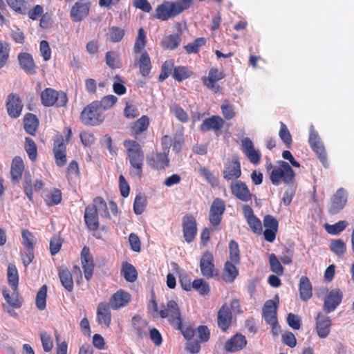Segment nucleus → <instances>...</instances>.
I'll return each mask as SVG.
<instances>
[{
	"label": "nucleus",
	"instance_id": "obj_12",
	"mask_svg": "<svg viewBox=\"0 0 354 354\" xmlns=\"http://www.w3.org/2000/svg\"><path fill=\"white\" fill-rule=\"evenodd\" d=\"M183 232L186 242L189 243L194 240L197 234V224L193 216L186 215L183 218Z\"/></svg>",
	"mask_w": 354,
	"mask_h": 354
},
{
	"label": "nucleus",
	"instance_id": "obj_48",
	"mask_svg": "<svg viewBox=\"0 0 354 354\" xmlns=\"http://www.w3.org/2000/svg\"><path fill=\"white\" fill-rule=\"evenodd\" d=\"M22 244L26 248L34 249L35 243H36V238L28 230H23L21 232Z\"/></svg>",
	"mask_w": 354,
	"mask_h": 354
},
{
	"label": "nucleus",
	"instance_id": "obj_19",
	"mask_svg": "<svg viewBox=\"0 0 354 354\" xmlns=\"http://www.w3.org/2000/svg\"><path fill=\"white\" fill-rule=\"evenodd\" d=\"M90 3L77 1L72 6L70 16L74 22H78L85 19L89 12Z\"/></svg>",
	"mask_w": 354,
	"mask_h": 354
},
{
	"label": "nucleus",
	"instance_id": "obj_32",
	"mask_svg": "<svg viewBox=\"0 0 354 354\" xmlns=\"http://www.w3.org/2000/svg\"><path fill=\"white\" fill-rule=\"evenodd\" d=\"M149 124V118L146 115L142 116L136 121L131 127V132L136 138L148 129Z\"/></svg>",
	"mask_w": 354,
	"mask_h": 354
},
{
	"label": "nucleus",
	"instance_id": "obj_1",
	"mask_svg": "<svg viewBox=\"0 0 354 354\" xmlns=\"http://www.w3.org/2000/svg\"><path fill=\"white\" fill-rule=\"evenodd\" d=\"M124 147L129 160L132 170L130 175L132 178L140 179L142 175V167L144 162V151L140 145L132 140L124 141Z\"/></svg>",
	"mask_w": 354,
	"mask_h": 354
},
{
	"label": "nucleus",
	"instance_id": "obj_50",
	"mask_svg": "<svg viewBox=\"0 0 354 354\" xmlns=\"http://www.w3.org/2000/svg\"><path fill=\"white\" fill-rule=\"evenodd\" d=\"M25 149L29 158L35 161L37 157V147L35 142L30 138H26Z\"/></svg>",
	"mask_w": 354,
	"mask_h": 354
},
{
	"label": "nucleus",
	"instance_id": "obj_4",
	"mask_svg": "<svg viewBox=\"0 0 354 354\" xmlns=\"http://www.w3.org/2000/svg\"><path fill=\"white\" fill-rule=\"evenodd\" d=\"M295 177V174L290 165L284 161H279V167H274L270 174V179L272 184L279 185L282 180L286 184L292 183Z\"/></svg>",
	"mask_w": 354,
	"mask_h": 354
},
{
	"label": "nucleus",
	"instance_id": "obj_13",
	"mask_svg": "<svg viewBox=\"0 0 354 354\" xmlns=\"http://www.w3.org/2000/svg\"><path fill=\"white\" fill-rule=\"evenodd\" d=\"M225 210V205L223 200L216 198L210 207L209 219L213 226H217L221 221L222 215Z\"/></svg>",
	"mask_w": 354,
	"mask_h": 354
},
{
	"label": "nucleus",
	"instance_id": "obj_23",
	"mask_svg": "<svg viewBox=\"0 0 354 354\" xmlns=\"http://www.w3.org/2000/svg\"><path fill=\"white\" fill-rule=\"evenodd\" d=\"M18 60L21 68L26 73L34 75L36 73V65L30 54L28 53H21L18 55Z\"/></svg>",
	"mask_w": 354,
	"mask_h": 354
},
{
	"label": "nucleus",
	"instance_id": "obj_64",
	"mask_svg": "<svg viewBox=\"0 0 354 354\" xmlns=\"http://www.w3.org/2000/svg\"><path fill=\"white\" fill-rule=\"evenodd\" d=\"M252 230L257 234H261L262 232V225L261 221L256 216H254L246 221Z\"/></svg>",
	"mask_w": 354,
	"mask_h": 354
},
{
	"label": "nucleus",
	"instance_id": "obj_39",
	"mask_svg": "<svg viewBox=\"0 0 354 354\" xmlns=\"http://www.w3.org/2000/svg\"><path fill=\"white\" fill-rule=\"evenodd\" d=\"M8 281L15 290H17L19 283L18 271L14 264H9L7 270Z\"/></svg>",
	"mask_w": 354,
	"mask_h": 354
},
{
	"label": "nucleus",
	"instance_id": "obj_46",
	"mask_svg": "<svg viewBox=\"0 0 354 354\" xmlns=\"http://www.w3.org/2000/svg\"><path fill=\"white\" fill-rule=\"evenodd\" d=\"M118 98L115 95H109L104 97L100 102L95 101L98 108L101 110H107L111 108L117 102Z\"/></svg>",
	"mask_w": 354,
	"mask_h": 354
},
{
	"label": "nucleus",
	"instance_id": "obj_5",
	"mask_svg": "<svg viewBox=\"0 0 354 354\" xmlns=\"http://www.w3.org/2000/svg\"><path fill=\"white\" fill-rule=\"evenodd\" d=\"M40 95L41 104L47 107L53 106L62 107L68 102L67 95L64 92L57 91L51 88H45Z\"/></svg>",
	"mask_w": 354,
	"mask_h": 354
},
{
	"label": "nucleus",
	"instance_id": "obj_45",
	"mask_svg": "<svg viewBox=\"0 0 354 354\" xmlns=\"http://www.w3.org/2000/svg\"><path fill=\"white\" fill-rule=\"evenodd\" d=\"M23 189L29 201H32L33 200V183L29 173H26L24 175Z\"/></svg>",
	"mask_w": 354,
	"mask_h": 354
},
{
	"label": "nucleus",
	"instance_id": "obj_58",
	"mask_svg": "<svg viewBox=\"0 0 354 354\" xmlns=\"http://www.w3.org/2000/svg\"><path fill=\"white\" fill-rule=\"evenodd\" d=\"M174 67L173 60L166 61L162 66L161 73L159 75V81L163 82L171 74V69Z\"/></svg>",
	"mask_w": 354,
	"mask_h": 354
},
{
	"label": "nucleus",
	"instance_id": "obj_55",
	"mask_svg": "<svg viewBox=\"0 0 354 354\" xmlns=\"http://www.w3.org/2000/svg\"><path fill=\"white\" fill-rule=\"evenodd\" d=\"M10 53L9 44L6 41H0V69L6 64Z\"/></svg>",
	"mask_w": 354,
	"mask_h": 354
},
{
	"label": "nucleus",
	"instance_id": "obj_38",
	"mask_svg": "<svg viewBox=\"0 0 354 354\" xmlns=\"http://www.w3.org/2000/svg\"><path fill=\"white\" fill-rule=\"evenodd\" d=\"M239 271L236 266L231 262H226L224 267V280L227 282H232L237 277Z\"/></svg>",
	"mask_w": 354,
	"mask_h": 354
},
{
	"label": "nucleus",
	"instance_id": "obj_10",
	"mask_svg": "<svg viewBox=\"0 0 354 354\" xmlns=\"http://www.w3.org/2000/svg\"><path fill=\"white\" fill-rule=\"evenodd\" d=\"M347 192L340 188L336 191L328 207V212L330 214H336L345 207L347 203Z\"/></svg>",
	"mask_w": 354,
	"mask_h": 354
},
{
	"label": "nucleus",
	"instance_id": "obj_44",
	"mask_svg": "<svg viewBox=\"0 0 354 354\" xmlns=\"http://www.w3.org/2000/svg\"><path fill=\"white\" fill-rule=\"evenodd\" d=\"M348 223L345 221H340L333 225L326 224V232L333 235H337L342 232L347 227Z\"/></svg>",
	"mask_w": 354,
	"mask_h": 354
},
{
	"label": "nucleus",
	"instance_id": "obj_61",
	"mask_svg": "<svg viewBox=\"0 0 354 354\" xmlns=\"http://www.w3.org/2000/svg\"><path fill=\"white\" fill-rule=\"evenodd\" d=\"M109 39L113 42L120 41L124 36V30L118 27H112L108 34Z\"/></svg>",
	"mask_w": 354,
	"mask_h": 354
},
{
	"label": "nucleus",
	"instance_id": "obj_17",
	"mask_svg": "<svg viewBox=\"0 0 354 354\" xmlns=\"http://www.w3.org/2000/svg\"><path fill=\"white\" fill-rule=\"evenodd\" d=\"M81 261L84 277L87 281H89L93 277L94 263L90 250L86 246H84L82 250Z\"/></svg>",
	"mask_w": 354,
	"mask_h": 354
},
{
	"label": "nucleus",
	"instance_id": "obj_27",
	"mask_svg": "<svg viewBox=\"0 0 354 354\" xmlns=\"http://www.w3.org/2000/svg\"><path fill=\"white\" fill-rule=\"evenodd\" d=\"M24 165L22 159L19 156L13 158L11 165V177L12 183H18L21 178Z\"/></svg>",
	"mask_w": 354,
	"mask_h": 354
},
{
	"label": "nucleus",
	"instance_id": "obj_22",
	"mask_svg": "<svg viewBox=\"0 0 354 354\" xmlns=\"http://www.w3.org/2000/svg\"><path fill=\"white\" fill-rule=\"evenodd\" d=\"M224 123V120L220 116L213 115L203 121L200 129L203 132L209 131H218L223 128Z\"/></svg>",
	"mask_w": 354,
	"mask_h": 354
},
{
	"label": "nucleus",
	"instance_id": "obj_3",
	"mask_svg": "<svg viewBox=\"0 0 354 354\" xmlns=\"http://www.w3.org/2000/svg\"><path fill=\"white\" fill-rule=\"evenodd\" d=\"M192 0H179L174 2L165 1L156 8L153 17L160 21H167L187 9Z\"/></svg>",
	"mask_w": 354,
	"mask_h": 354
},
{
	"label": "nucleus",
	"instance_id": "obj_2",
	"mask_svg": "<svg viewBox=\"0 0 354 354\" xmlns=\"http://www.w3.org/2000/svg\"><path fill=\"white\" fill-rule=\"evenodd\" d=\"M98 213L102 216L110 217L106 203L101 197H96L92 205L85 208L84 218L87 227L92 231H95L99 227Z\"/></svg>",
	"mask_w": 354,
	"mask_h": 354
},
{
	"label": "nucleus",
	"instance_id": "obj_51",
	"mask_svg": "<svg viewBox=\"0 0 354 354\" xmlns=\"http://www.w3.org/2000/svg\"><path fill=\"white\" fill-rule=\"evenodd\" d=\"M279 136L286 147L289 148L292 143V137L286 125L282 122H280Z\"/></svg>",
	"mask_w": 354,
	"mask_h": 354
},
{
	"label": "nucleus",
	"instance_id": "obj_59",
	"mask_svg": "<svg viewBox=\"0 0 354 354\" xmlns=\"http://www.w3.org/2000/svg\"><path fill=\"white\" fill-rule=\"evenodd\" d=\"M40 338L44 351L45 352H50L53 347L51 336L46 332L42 331L40 333Z\"/></svg>",
	"mask_w": 354,
	"mask_h": 354
},
{
	"label": "nucleus",
	"instance_id": "obj_25",
	"mask_svg": "<svg viewBox=\"0 0 354 354\" xmlns=\"http://www.w3.org/2000/svg\"><path fill=\"white\" fill-rule=\"evenodd\" d=\"M246 344L247 341L245 336L241 334H236L226 342L225 348L228 352H235L243 348Z\"/></svg>",
	"mask_w": 354,
	"mask_h": 354
},
{
	"label": "nucleus",
	"instance_id": "obj_14",
	"mask_svg": "<svg viewBox=\"0 0 354 354\" xmlns=\"http://www.w3.org/2000/svg\"><path fill=\"white\" fill-rule=\"evenodd\" d=\"M230 189L232 194L242 201L248 202L253 196L246 184L241 180L232 182Z\"/></svg>",
	"mask_w": 354,
	"mask_h": 354
},
{
	"label": "nucleus",
	"instance_id": "obj_20",
	"mask_svg": "<svg viewBox=\"0 0 354 354\" xmlns=\"http://www.w3.org/2000/svg\"><path fill=\"white\" fill-rule=\"evenodd\" d=\"M223 178L227 180L239 178L241 175V165L237 160H233L225 165L223 171Z\"/></svg>",
	"mask_w": 354,
	"mask_h": 354
},
{
	"label": "nucleus",
	"instance_id": "obj_60",
	"mask_svg": "<svg viewBox=\"0 0 354 354\" xmlns=\"http://www.w3.org/2000/svg\"><path fill=\"white\" fill-rule=\"evenodd\" d=\"M222 113L226 120H231L235 116V112L233 105L230 104L227 100L221 106Z\"/></svg>",
	"mask_w": 354,
	"mask_h": 354
},
{
	"label": "nucleus",
	"instance_id": "obj_42",
	"mask_svg": "<svg viewBox=\"0 0 354 354\" xmlns=\"http://www.w3.org/2000/svg\"><path fill=\"white\" fill-rule=\"evenodd\" d=\"M62 201V192L57 189H54L46 195L45 201L48 206H53L60 203Z\"/></svg>",
	"mask_w": 354,
	"mask_h": 354
},
{
	"label": "nucleus",
	"instance_id": "obj_53",
	"mask_svg": "<svg viewBox=\"0 0 354 354\" xmlns=\"http://www.w3.org/2000/svg\"><path fill=\"white\" fill-rule=\"evenodd\" d=\"M269 262L272 272L276 273L278 275L283 274V268L274 254H270Z\"/></svg>",
	"mask_w": 354,
	"mask_h": 354
},
{
	"label": "nucleus",
	"instance_id": "obj_47",
	"mask_svg": "<svg viewBox=\"0 0 354 354\" xmlns=\"http://www.w3.org/2000/svg\"><path fill=\"white\" fill-rule=\"evenodd\" d=\"M47 286L41 287L36 296V306L39 310H44L46 306Z\"/></svg>",
	"mask_w": 354,
	"mask_h": 354
},
{
	"label": "nucleus",
	"instance_id": "obj_57",
	"mask_svg": "<svg viewBox=\"0 0 354 354\" xmlns=\"http://www.w3.org/2000/svg\"><path fill=\"white\" fill-rule=\"evenodd\" d=\"M171 111L174 113L176 118L182 122H187L189 120L187 113L178 104H173L170 107Z\"/></svg>",
	"mask_w": 354,
	"mask_h": 354
},
{
	"label": "nucleus",
	"instance_id": "obj_24",
	"mask_svg": "<svg viewBox=\"0 0 354 354\" xmlns=\"http://www.w3.org/2000/svg\"><path fill=\"white\" fill-rule=\"evenodd\" d=\"M277 303L273 300H268L263 308V317L267 324H276L277 318Z\"/></svg>",
	"mask_w": 354,
	"mask_h": 354
},
{
	"label": "nucleus",
	"instance_id": "obj_40",
	"mask_svg": "<svg viewBox=\"0 0 354 354\" xmlns=\"http://www.w3.org/2000/svg\"><path fill=\"white\" fill-rule=\"evenodd\" d=\"M147 206V198L145 195L138 194L136 195L133 203V211L137 215L141 214Z\"/></svg>",
	"mask_w": 354,
	"mask_h": 354
},
{
	"label": "nucleus",
	"instance_id": "obj_30",
	"mask_svg": "<svg viewBox=\"0 0 354 354\" xmlns=\"http://www.w3.org/2000/svg\"><path fill=\"white\" fill-rule=\"evenodd\" d=\"M59 277L64 288L71 292L73 289V280L71 272L66 268L62 266L59 268Z\"/></svg>",
	"mask_w": 354,
	"mask_h": 354
},
{
	"label": "nucleus",
	"instance_id": "obj_37",
	"mask_svg": "<svg viewBox=\"0 0 354 354\" xmlns=\"http://www.w3.org/2000/svg\"><path fill=\"white\" fill-rule=\"evenodd\" d=\"M138 64L141 75L144 77L147 76L151 68L150 57L147 53H142Z\"/></svg>",
	"mask_w": 354,
	"mask_h": 354
},
{
	"label": "nucleus",
	"instance_id": "obj_41",
	"mask_svg": "<svg viewBox=\"0 0 354 354\" xmlns=\"http://www.w3.org/2000/svg\"><path fill=\"white\" fill-rule=\"evenodd\" d=\"M330 249L338 257H342L346 249V244L342 239L332 240L330 243Z\"/></svg>",
	"mask_w": 354,
	"mask_h": 354
},
{
	"label": "nucleus",
	"instance_id": "obj_31",
	"mask_svg": "<svg viewBox=\"0 0 354 354\" xmlns=\"http://www.w3.org/2000/svg\"><path fill=\"white\" fill-rule=\"evenodd\" d=\"M300 297L304 301L308 300L312 297V286L306 277H301L299 280Z\"/></svg>",
	"mask_w": 354,
	"mask_h": 354
},
{
	"label": "nucleus",
	"instance_id": "obj_16",
	"mask_svg": "<svg viewBox=\"0 0 354 354\" xmlns=\"http://www.w3.org/2000/svg\"><path fill=\"white\" fill-rule=\"evenodd\" d=\"M23 104L19 96L15 93L8 95L6 102V109L10 117H19L23 109Z\"/></svg>",
	"mask_w": 354,
	"mask_h": 354
},
{
	"label": "nucleus",
	"instance_id": "obj_15",
	"mask_svg": "<svg viewBox=\"0 0 354 354\" xmlns=\"http://www.w3.org/2000/svg\"><path fill=\"white\" fill-rule=\"evenodd\" d=\"M331 320L329 317L319 313L315 317V329L319 338L328 337L330 331Z\"/></svg>",
	"mask_w": 354,
	"mask_h": 354
},
{
	"label": "nucleus",
	"instance_id": "obj_34",
	"mask_svg": "<svg viewBox=\"0 0 354 354\" xmlns=\"http://www.w3.org/2000/svg\"><path fill=\"white\" fill-rule=\"evenodd\" d=\"M181 42V37L178 34L165 36L161 41V46L168 50L176 48Z\"/></svg>",
	"mask_w": 354,
	"mask_h": 354
},
{
	"label": "nucleus",
	"instance_id": "obj_54",
	"mask_svg": "<svg viewBox=\"0 0 354 354\" xmlns=\"http://www.w3.org/2000/svg\"><path fill=\"white\" fill-rule=\"evenodd\" d=\"M230 257L232 262L238 263L240 261V252L238 243L231 240L229 243Z\"/></svg>",
	"mask_w": 354,
	"mask_h": 354
},
{
	"label": "nucleus",
	"instance_id": "obj_6",
	"mask_svg": "<svg viewBox=\"0 0 354 354\" xmlns=\"http://www.w3.org/2000/svg\"><path fill=\"white\" fill-rule=\"evenodd\" d=\"M80 120L86 125L95 126L104 120V117L97 104L93 102L83 109L80 115Z\"/></svg>",
	"mask_w": 354,
	"mask_h": 354
},
{
	"label": "nucleus",
	"instance_id": "obj_49",
	"mask_svg": "<svg viewBox=\"0 0 354 354\" xmlns=\"http://www.w3.org/2000/svg\"><path fill=\"white\" fill-rule=\"evenodd\" d=\"M206 43V39L204 37H198L193 42L185 46L184 48L187 53H197L200 47L204 46Z\"/></svg>",
	"mask_w": 354,
	"mask_h": 354
},
{
	"label": "nucleus",
	"instance_id": "obj_33",
	"mask_svg": "<svg viewBox=\"0 0 354 354\" xmlns=\"http://www.w3.org/2000/svg\"><path fill=\"white\" fill-rule=\"evenodd\" d=\"M2 294L7 303L6 305L14 308H19L21 306L22 301L19 297L17 292H16V290L14 289L12 294H10V291L7 289L3 290Z\"/></svg>",
	"mask_w": 354,
	"mask_h": 354
},
{
	"label": "nucleus",
	"instance_id": "obj_56",
	"mask_svg": "<svg viewBox=\"0 0 354 354\" xmlns=\"http://www.w3.org/2000/svg\"><path fill=\"white\" fill-rule=\"evenodd\" d=\"M106 63L111 68L120 66L119 55L117 53L109 51L106 53Z\"/></svg>",
	"mask_w": 354,
	"mask_h": 354
},
{
	"label": "nucleus",
	"instance_id": "obj_7",
	"mask_svg": "<svg viewBox=\"0 0 354 354\" xmlns=\"http://www.w3.org/2000/svg\"><path fill=\"white\" fill-rule=\"evenodd\" d=\"M160 316L162 318H169L171 324L177 329H181L182 319L179 307L174 300L167 302L164 308L160 311Z\"/></svg>",
	"mask_w": 354,
	"mask_h": 354
},
{
	"label": "nucleus",
	"instance_id": "obj_62",
	"mask_svg": "<svg viewBox=\"0 0 354 354\" xmlns=\"http://www.w3.org/2000/svg\"><path fill=\"white\" fill-rule=\"evenodd\" d=\"M8 6L15 11L19 13H24L25 1L24 0H6Z\"/></svg>",
	"mask_w": 354,
	"mask_h": 354
},
{
	"label": "nucleus",
	"instance_id": "obj_35",
	"mask_svg": "<svg viewBox=\"0 0 354 354\" xmlns=\"http://www.w3.org/2000/svg\"><path fill=\"white\" fill-rule=\"evenodd\" d=\"M38 120L35 115L27 113L24 117V129L26 131L33 135L38 127Z\"/></svg>",
	"mask_w": 354,
	"mask_h": 354
},
{
	"label": "nucleus",
	"instance_id": "obj_18",
	"mask_svg": "<svg viewBox=\"0 0 354 354\" xmlns=\"http://www.w3.org/2000/svg\"><path fill=\"white\" fill-rule=\"evenodd\" d=\"M343 295L339 289H333L329 292L325 298L324 310L329 313L335 310L342 300Z\"/></svg>",
	"mask_w": 354,
	"mask_h": 354
},
{
	"label": "nucleus",
	"instance_id": "obj_43",
	"mask_svg": "<svg viewBox=\"0 0 354 354\" xmlns=\"http://www.w3.org/2000/svg\"><path fill=\"white\" fill-rule=\"evenodd\" d=\"M192 73L187 67L185 66H177L174 68L173 77L178 81L181 82L192 75Z\"/></svg>",
	"mask_w": 354,
	"mask_h": 354
},
{
	"label": "nucleus",
	"instance_id": "obj_36",
	"mask_svg": "<svg viewBox=\"0 0 354 354\" xmlns=\"http://www.w3.org/2000/svg\"><path fill=\"white\" fill-rule=\"evenodd\" d=\"M122 273L124 278L129 282H134L137 279V271L129 263L125 262L122 264Z\"/></svg>",
	"mask_w": 354,
	"mask_h": 354
},
{
	"label": "nucleus",
	"instance_id": "obj_9",
	"mask_svg": "<svg viewBox=\"0 0 354 354\" xmlns=\"http://www.w3.org/2000/svg\"><path fill=\"white\" fill-rule=\"evenodd\" d=\"M239 304L238 300L233 299L230 305L224 304L218 312V326L225 331L230 326L232 322V308L239 307Z\"/></svg>",
	"mask_w": 354,
	"mask_h": 354
},
{
	"label": "nucleus",
	"instance_id": "obj_11",
	"mask_svg": "<svg viewBox=\"0 0 354 354\" xmlns=\"http://www.w3.org/2000/svg\"><path fill=\"white\" fill-rule=\"evenodd\" d=\"M200 268L203 277L207 279L213 278L218 275V271L214 268V257L209 252H206L200 261Z\"/></svg>",
	"mask_w": 354,
	"mask_h": 354
},
{
	"label": "nucleus",
	"instance_id": "obj_28",
	"mask_svg": "<svg viewBox=\"0 0 354 354\" xmlns=\"http://www.w3.org/2000/svg\"><path fill=\"white\" fill-rule=\"evenodd\" d=\"M132 326L139 339H143L147 335L148 326L147 322L142 319L140 316H134L132 318Z\"/></svg>",
	"mask_w": 354,
	"mask_h": 354
},
{
	"label": "nucleus",
	"instance_id": "obj_63",
	"mask_svg": "<svg viewBox=\"0 0 354 354\" xmlns=\"http://www.w3.org/2000/svg\"><path fill=\"white\" fill-rule=\"evenodd\" d=\"M39 50L44 61H48L51 57V50L48 42L46 40L41 41Z\"/></svg>",
	"mask_w": 354,
	"mask_h": 354
},
{
	"label": "nucleus",
	"instance_id": "obj_8",
	"mask_svg": "<svg viewBox=\"0 0 354 354\" xmlns=\"http://www.w3.org/2000/svg\"><path fill=\"white\" fill-rule=\"evenodd\" d=\"M309 144L312 149L316 153L322 165L325 167H327L328 166V162L324 145L317 133L315 131L314 127L313 125L310 127Z\"/></svg>",
	"mask_w": 354,
	"mask_h": 354
},
{
	"label": "nucleus",
	"instance_id": "obj_29",
	"mask_svg": "<svg viewBox=\"0 0 354 354\" xmlns=\"http://www.w3.org/2000/svg\"><path fill=\"white\" fill-rule=\"evenodd\" d=\"M167 155L168 153L165 151L157 153L154 158L148 159V163L156 169H165L168 166L169 162Z\"/></svg>",
	"mask_w": 354,
	"mask_h": 354
},
{
	"label": "nucleus",
	"instance_id": "obj_21",
	"mask_svg": "<svg viewBox=\"0 0 354 354\" xmlns=\"http://www.w3.org/2000/svg\"><path fill=\"white\" fill-rule=\"evenodd\" d=\"M131 299V295L122 290H118L109 299V306L114 310L119 309L127 304Z\"/></svg>",
	"mask_w": 354,
	"mask_h": 354
},
{
	"label": "nucleus",
	"instance_id": "obj_26",
	"mask_svg": "<svg viewBox=\"0 0 354 354\" xmlns=\"http://www.w3.org/2000/svg\"><path fill=\"white\" fill-rule=\"evenodd\" d=\"M110 307L109 304L100 303L97 309V317L99 324H104L106 327L109 326L111 320Z\"/></svg>",
	"mask_w": 354,
	"mask_h": 354
},
{
	"label": "nucleus",
	"instance_id": "obj_52",
	"mask_svg": "<svg viewBox=\"0 0 354 354\" xmlns=\"http://www.w3.org/2000/svg\"><path fill=\"white\" fill-rule=\"evenodd\" d=\"M192 288L197 290L202 295H206L209 292L208 283L202 279L194 280Z\"/></svg>",
	"mask_w": 354,
	"mask_h": 354
}]
</instances>
